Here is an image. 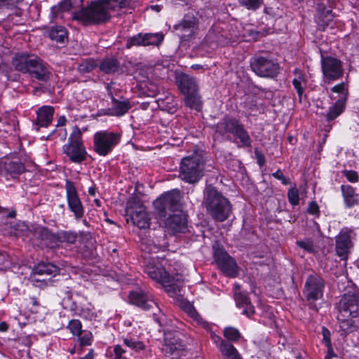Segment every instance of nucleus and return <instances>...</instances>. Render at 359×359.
Returning a JSON list of instances; mask_svg holds the SVG:
<instances>
[{
    "label": "nucleus",
    "mask_w": 359,
    "mask_h": 359,
    "mask_svg": "<svg viewBox=\"0 0 359 359\" xmlns=\"http://www.w3.org/2000/svg\"><path fill=\"white\" fill-rule=\"evenodd\" d=\"M79 248L84 257H89L94 255L96 250V241L90 233H81L79 236Z\"/></svg>",
    "instance_id": "bb28decb"
},
{
    "label": "nucleus",
    "mask_w": 359,
    "mask_h": 359,
    "mask_svg": "<svg viewBox=\"0 0 359 359\" xmlns=\"http://www.w3.org/2000/svg\"><path fill=\"white\" fill-rule=\"evenodd\" d=\"M346 179L351 182H356L358 180V175L353 170H345L344 172Z\"/></svg>",
    "instance_id": "4d7b16f0"
},
{
    "label": "nucleus",
    "mask_w": 359,
    "mask_h": 359,
    "mask_svg": "<svg viewBox=\"0 0 359 359\" xmlns=\"http://www.w3.org/2000/svg\"><path fill=\"white\" fill-rule=\"evenodd\" d=\"M189 316L193 318L194 320H198V318L199 317V315L198 314L197 311L194 308L191 306L189 309Z\"/></svg>",
    "instance_id": "69168bd1"
},
{
    "label": "nucleus",
    "mask_w": 359,
    "mask_h": 359,
    "mask_svg": "<svg viewBox=\"0 0 359 359\" xmlns=\"http://www.w3.org/2000/svg\"><path fill=\"white\" fill-rule=\"evenodd\" d=\"M297 243L300 248H304L308 252H313L314 250L313 243L309 240L297 241Z\"/></svg>",
    "instance_id": "864d4df0"
},
{
    "label": "nucleus",
    "mask_w": 359,
    "mask_h": 359,
    "mask_svg": "<svg viewBox=\"0 0 359 359\" xmlns=\"http://www.w3.org/2000/svg\"><path fill=\"white\" fill-rule=\"evenodd\" d=\"M244 107L251 112L258 110L256 100L253 97H248L244 102Z\"/></svg>",
    "instance_id": "3c124183"
},
{
    "label": "nucleus",
    "mask_w": 359,
    "mask_h": 359,
    "mask_svg": "<svg viewBox=\"0 0 359 359\" xmlns=\"http://www.w3.org/2000/svg\"><path fill=\"white\" fill-rule=\"evenodd\" d=\"M54 108L50 106H43L37 111L36 125L40 127H48L53 118Z\"/></svg>",
    "instance_id": "c756f323"
},
{
    "label": "nucleus",
    "mask_w": 359,
    "mask_h": 359,
    "mask_svg": "<svg viewBox=\"0 0 359 359\" xmlns=\"http://www.w3.org/2000/svg\"><path fill=\"white\" fill-rule=\"evenodd\" d=\"M62 150L73 163H81L86 159L88 153L81 141V132L77 126L74 128L68 144L63 146Z\"/></svg>",
    "instance_id": "6e6552de"
},
{
    "label": "nucleus",
    "mask_w": 359,
    "mask_h": 359,
    "mask_svg": "<svg viewBox=\"0 0 359 359\" xmlns=\"http://www.w3.org/2000/svg\"><path fill=\"white\" fill-rule=\"evenodd\" d=\"M213 258L218 268L229 277H236L238 266L236 260L217 244L213 245Z\"/></svg>",
    "instance_id": "9b49d317"
},
{
    "label": "nucleus",
    "mask_w": 359,
    "mask_h": 359,
    "mask_svg": "<svg viewBox=\"0 0 359 359\" xmlns=\"http://www.w3.org/2000/svg\"><path fill=\"white\" fill-rule=\"evenodd\" d=\"M319 211V208L318 204L316 202H311L310 203L309 208H308V212L310 214L316 215Z\"/></svg>",
    "instance_id": "680f3d73"
},
{
    "label": "nucleus",
    "mask_w": 359,
    "mask_h": 359,
    "mask_svg": "<svg viewBox=\"0 0 359 359\" xmlns=\"http://www.w3.org/2000/svg\"><path fill=\"white\" fill-rule=\"evenodd\" d=\"M176 83L181 93L184 95L198 90V83L195 78L186 74L176 76Z\"/></svg>",
    "instance_id": "a878e982"
},
{
    "label": "nucleus",
    "mask_w": 359,
    "mask_h": 359,
    "mask_svg": "<svg viewBox=\"0 0 359 359\" xmlns=\"http://www.w3.org/2000/svg\"><path fill=\"white\" fill-rule=\"evenodd\" d=\"M144 271L150 278L161 283L170 296L180 294L181 285L180 284L183 282L182 275L179 273H176L175 276L170 275L161 264L156 263L153 259L148 262Z\"/></svg>",
    "instance_id": "423d86ee"
},
{
    "label": "nucleus",
    "mask_w": 359,
    "mask_h": 359,
    "mask_svg": "<svg viewBox=\"0 0 359 359\" xmlns=\"http://www.w3.org/2000/svg\"><path fill=\"white\" fill-rule=\"evenodd\" d=\"M163 40V35L162 34L146 33L143 34L140 33L128 39L126 47L130 48L133 46H158Z\"/></svg>",
    "instance_id": "a211bd4d"
},
{
    "label": "nucleus",
    "mask_w": 359,
    "mask_h": 359,
    "mask_svg": "<svg viewBox=\"0 0 359 359\" xmlns=\"http://www.w3.org/2000/svg\"><path fill=\"white\" fill-rule=\"evenodd\" d=\"M100 69L105 74H113L118 71L119 62L116 58L107 57L98 65Z\"/></svg>",
    "instance_id": "473e14b6"
},
{
    "label": "nucleus",
    "mask_w": 359,
    "mask_h": 359,
    "mask_svg": "<svg viewBox=\"0 0 359 359\" xmlns=\"http://www.w3.org/2000/svg\"><path fill=\"white\" fill-rule=\"evenodd\" d=\"M81 323L79 320L76 319L70 320L67 326V328L75 336H80L81 334Z\"/></svg>",
    "instance_id": "37998d69"
},
{
    "label": "nucleus",
    "mask_w": 359,
    "mask_h": 359,
    "mask_svg": "<svg viewBox=\"0 0 359 359\" xmlns=\"http://www.w3.org/2000/svg\"><path fill=\"white\" fill-rule=\"evenodd\" d=\"M205 163L198 155L184 157L180 163L179 177L189 184L198 182L204 175Z\"/></svg>",
    "instance_id": "0eeeda50"
},
{
    "label": "nucleus",
    "mask_w": 359,
    "mask_h": 359,
    "mask_svg": "<svg viewBox=\"0 0 359 359\" xmlns=\"http://www.w3.org/2000/svg\"><path fill=\"white\" fill-rule=\"evenodd\" d=\"M158 105L163 110L170 114H174L177 110V103L172 96H168L165 100H158Z\"/></svg>",
    "instance_id": "a19ab883"
},
{
    "label": "nucleus",
    "mask_w": 359,
    "mask_h": 359,
    "mask_svg": "<svg viewBox=\"0 0 359 359\" xmlns=\"http://www.w3.org/2000/svg\"><path fill=\"white\" fill-rule=\"evenodd\" d=\"M346 105V98L340 97L335 103L330 107L325 117L327 121H331L337 118L344 110Z\"/></svg>",
    "instance_id": "7c9ffc66"
},
{
    "label": "nucleus",
    "mask_w": 359,
    "mask_h": 359,
    "mask_svg": "<svg viewBox=\"0 0 359 359\" xmlns=\"http://www.w3.org/2000/svg\"><path fill=\"white\" fill-rule=\"evenodd\" d=\"M128 297L131 304L144 310H150L158 307L156 302L154 300L153 296L142 290L130 292Z\"/></svg>",
    "instance_id": "6ab92c4d"
},
{
    "label": "nucleus",
    "mask_w": 359,
    "mask_h": 359,
    "mask_svg": "<svg viewBox=\"0 0 359 359\" xmlns=\"http://www.w3.org/2000/svg\"><path fill=\"white\" fill-rule=\"evenodd\" d=\"M82 1L83 0H62L51 8V19L62 18L65 12L79 8Z\"/></svg>",
    "instance_id": "b1692460"
},
{
    "label": "nucleus",
    "mask_w": 359,
    "mask_h": 359,
    "mask_svg": "<svg viewBox=\"0 0 359 359\" xmlns=\"http://www.w3.org/2000/svg\"><path fill=\"white\" fill-rule=\"evenodd\" d=\"M234 299L236 306L243 309L242 314L250 318L255 313L248 295L241 292H235Z\"/></svg>",
    "instance_id": "cd10ccee"
},
{
    "label": "nucleus",
    "mask_w": 359,
    "mask_h": 359,
    "mask_svg": "<svg viewBox=\"0 0 359 359\" xmlns=\"http://www.w3.org/2000/svg\"><path fill=\"white\" fill-rule=\"evenodd\" d=\"M219 350L228 359H242L238 350L228 341L222 342Z\"/></svg>",
    "instance_id": "c9c22d12"
},
{
    "label": "nucleus",
    "mask_w": 359,
    "mask_h": 359,
    "mask_svg": "<svg viewBox=\"0 0 359 359\" xmlns=\"http://www.w3.org/2000/svg\"><path fill=\"white\" fill-rule=\"evenodd\" d=\"M109 95L111 100V107L104 109V114L107 116H122L125 115L132 108V104L129 100L121 97L116 99L112 95L108 87Z\"/></svg>",
    "instance_id": "aec40b11"
},
{
    "label": "nucleus",
    "mask_w": 359,
    "mask_h": 359,
    "mask_svg": "<svg viewBox=\"0 0 359 359\" xmlns=\"http://www.w3.org/2000/svg\"><path fill=\"white\" fill-rule=\"evenodd\" d=\"M116 359H121L123 353H125V350L122 348L120 345H116L114 348Z\"/></svg>",
    "instance_id": "052dcab7"
},
{
    "label": "nucleus",
    "mask_w": 359,
    "mask_h": 359,
    "mask_svg": "<svg viewBox=\"0 0 359 359\" xmlns=\"http://www.w3.org/2000/svg\"><path fill=\"white\" fill-rule=\"evenodd\" d=\"M287 197L289 202L292 205H297L299 201L298 189L296 187L290 188L287 192Z\"/></svg>",
    "instance_id": "a18cd8bd"
},
{
    "label": "nucleus",
    "mask_w": 359,
    "mask_h": 359,
    "mask_svg": "<svg viewBox=\"0 0 359 359\" xmlns=\"http://www.w3.org/2000/svg\"><path fill=\"white\" fill-rule=\"evenodd\" d=\"M16 216V210H12L8 211V209L0 207V219H11Z\"/></svg>",
    "instance_id": "603ef678"
},
{
    "label": "nucleus",
    "mask_w": 359,
    "mask_h": 359,
    "mask_svg": "<svg viewBox=\"0 0 359 359\" xmlns=\"http://www.w3.org/2000/svg\"><path fill=\"white\" fill-rule=\"evenodd\" d=\"M33 234L35 238L49 241V243H55L57 241V236L50 232L46 227H38L34 230Z\"/></svg>",
    "instance_id": "4c0bfd02"
},
{
    "label": "nucleus",
    "mask_w": 359,
    "mask_h": 359,
    "mask_svg": "<svg viewBox=\"0 0 359 359\" xmlns=\"http://www.w3.org/2000/svg\"><path fill=\"white\" fill-rule=\"evenodd\" d=\"M341 189L344 202L348 208H351L359 203L358 194L355 193V190L351 186L341 185Z\"/></svg>",
    "instance_id": "2f4dec72"
},
{
    "label": "nucleus",
    "mask_w": 359,
    "mask_h": 359,
    "mask_svg": "<svg viewBox=\"0 0 359 359\" xmlns=\"http://www.w3.org/2000/svg\"><path fill=\"white\" fill-rule=\"evenodd\" d=\"M184 345L180 339L178 333L168 332L165 334L163 351L167 355H172L179 350L184 349Z\"/></svg>",
    "instance_id": "393cba45"
},
{
    "label": "nucleus",
    "mask_w": 359,
    "mask_h": 359,
    "mask_svg": "<svg viewBox=\"0 0 359 359\" xmlns=\"http://www.w3.org/2000/svg\"><path fill=\"white\" fill-rule=\"evenodd\" d=\"M68 205L76 218H80L83 215V208L78 196L74 184L67 180L65 184Z\"/></svg>",
    "instance_id": "412c9836"
},
{
    "label": "nucleus",
    "mask_w": 359,
    "mask_h": 359,
    "mask_svg": "<svg viewBox=\"0 0 359 359\" xmlns=\"http://www.w3.org/2000/svg\"><path fill=\"white\" fill-rule=\"evenodd\" d=\"M120 135L108 131L97 132L93 137L94 151L100 156H105L118 144Z\"/></svg>",
    "instance_id": "9d476101"
},
{
    "label": "nucleus",
    "mask_w": 359,
    "mask_h": 359,
    "mask_svg": "<svg viewBox=\"0 0 359 359\" xmlns=\"http://www.w3.org/2000/svg\"><path fill=\"white\" fill-rule=\"evenodd\" d=\"M223 334L227 340L233 342H236L241 338V334L239 330L233 327H225Z\"/></svg>",
    "instance_id": "79ce46f5"
},
{
    "label": "nucleus",
    "mask_w": 359,
    "mask_h": 359,
    "mask_svg": "<svg viewBox=\"0 0 359 359\" xmlns=\"http://www.w3.org/2000/svg\"><path fill=\"white\" fill-rule=\"evenodd\" d=\"M176 34L182 41L194 38L198 31V19L192 13L184 15L182 20L173 27Z\"/></svg>",
    "instance_id": "dca6fc26"
},
{
    "label": "nucleus",
    "mask_w": 359,
    "mask_h": 359,
    "mask_svg": "<svg viewBox=\"0 0 359 359\" xmlns=\"http://www.w3.org/2000/svg\"><path fill=\"white\" fill-rule=\"evenodd\" d=\"M325 288L324 280L320 276L310 275L305 283L304 294L311 309L318 311L316 302L323 296Z\"/></svg>",
    "instance_id": "1a4fd4ad"
},
{
    "label": "nucleus",
    "mask_w": 359,
    "mask_h": 359,
    "mask_svg": "<svg viewBox=\"0 0 359 359\" xmlns=\"http://www.w3.org/2000/svg\"><path fill=\"white\" fill-rule=\"evenodd\" d=\"M339 313L351 316V318L359 316V290L353 287L341 297L337 305Z\"/></svg>",
    "instance_id": "f8f14e48"
},
{
    "label": "nucleus",
    "mask_w": 359,
    "mask_h": 359,
    "mask_svg": "<svg viewBox=\"0 0 359 359\" xmlns=\"http://www.w3.org/2000/svg\"><path fill=\"white\" fill-rule=\"evenodd\" d=\"M257 158V163L260 166H262L265 163L264 156L263 154H262L259 152L256 151L255 152Z\"/></svg>",
    "instance_id": "0e129e2a"
},
{
    "label": "nucleus",
    "mask_w": 359,
    "mask_h": 359,
    "mask_svg": "<svg viewBox=\"0 0 359 359\" xmlns=\"http://www.w3.org/2000/svg\"><path fill=\"white\" fill-rule=\"evenodd\" d=\"M184 95L185 104L191 109L200 111L202 107L201 97L198 90L188 93Z\"/></svg>",
    "instance_id": "72a5a7b5"
},
{
    "label": "nucleus",
    "mask_w": 359,
    "mask_h": 359,
    "mask_svg": "<svg viewBox=\"0 0 359 359\" xmlns=\"http://www.w3.org/2000/svg\"><path fill=\"white\" fill-rule=\"evenodd\" d=\"M11 63L16 71L28 73L31 77L43 83L48 82L52 76L48 65L35 55L17 53L12 58Z\"/></svg>",
    "instance_id": "20e7f679"
},
{
    "label": "nucleus",
    "mask_w": 359,
    "mask_h": 359,
    "mask_svg": "<svg viewBox=\"0 0 359 359\" xmlns=\"http://www.w3.org/2000/svg\"><path fill=\"white\" fill-rule=\"evenodd\" d=\"M303 79L302 77H299L297 79H294L292 81V84L294 86V88L297 90V93L298 94L299 97V102H302V95L304 93V88L302 86V81Z\"/></svg>",
    "instance_id": "8fccbe9b"
},
{
    "label": "nucleus",
    "mask_w": 359,
    "mask_h": 359,
    "mask_svg": "<svg viewBox=\"0 0 359 359\" xmlns=\"http://www.w3.org/2000/svg\"><path fill=\"white\" fill-rule=\"evenodd\" d=\"M318 23L320 26L325 27L329 25L330 22L332 21L334 15L331 9H325L323 5L318 6Z\"/></svg>",
    "instance_id": "e433bc0d"
},
{
    "label": "nucleus",
    "mask_w": 359,
    "mask_h": 359,
    "mask_svg": "<svg viewBox=\"0 0 359 359\" xmlns=\"http://www.w3.org/2000/svg\"><path fill=\"white\" fill-rule=\"evenodd\" d=\"M272 176L276 179L280 180L284 185H287L291 183L290 179L285 177L280 170H278L276 172H273Z\"/></svg>",
    "instance_id": "6e6d98bb"
},
{
    "label": "nucleus",
    "mask_w": 359,
    "mask_h": 359,
    "mask_svg": "<svg viewBox=\"0 0 359 359\" xmlns=\"http://www.w3.org/2000/svg\"><path fill=\"white\" fill-rule=\"evenodd\" d=\"M322 334L323 337V341L325 344V346H330L331 344V339H330V332L328 329L323 327L322 330Z\"/></svg>",
    "instance_id": "13d9d810"
},
{
    "label": "nucleus",
    "mask_w": 359,
    "mask_h": 359,
    "mask_svg": "<svg viewBox=\"0 0 359 359\" xmlns=\"http://www.w3.org/2000/svg\"><path fill=\"white\" fill-rule=\"evenodd\" d=\"M180 192L177 189L168 191L154 203L156 217L165 224H187L188 215L179 209Z\"/></svg>",
    "instance_id": "f03ea898"
},
{
    "label": "nucleus",
    "mask_w": 359,
    "mask_h": 359,
    "mask_svg": "<svg viewBox=\"0 0 359 359\" xmlns=\"http://www.w3.org/2000/svg\"><path fill=\"white\" fill-rule=\"evenodd\" d=\"M164 233V237L179 236L181 233H184L188 229V226H161Z\"/></svg>",
    "instance_id": "ea45409f"
},
{
    "label": "nucleus",
    "mask_w": 359,
    "mask_h": 359,
    "mask_svg": "<svg viewBox=\"0 0 359 359\" xmlns=\"http://www.w3.org/2000/svg\"><path fill=\"white\" fill-rule=\"evenodd\" d=\"M215 141H232L238 144V147H250L251 138L244 126L236 118H222L216 125L213 126Z\"/></svg>",
    "instance_id": "7ed1b4c3"
},
{
    "label": "nucleus",
    "mask_w": 359,
    "mask_h": 359,
    "mask_svg": "<svg viewBox=\"0 0 359 359\" xmlns=\"http://www.w3.org/2000/svg\"><path fill=\"white\" fill-rule=\"evenodd\" d=\"M325 346L327 347V350L325 359H332V358L337 357V355L334 352L332 344Z\"/></svg>",
    "instance_id": "e2e57ef3"
},
{
    "label": "nucleus",
    "mask_w": 359,
    "mask_h": 359,
    "mask_svg": "<svg viewBox=\"0 0 359 359\" xmlns=\"http://www.w3.org/2000/svg\"><path fill=\"white\" fill-rule=\"evenodd\" d=\"M93 335L91 332H84L80 337V344L82 346H89L91 344Z\"/></svg>",
    "instance_id": "5fc2aeb1"
},
{
    "label": "nucleus",
    "mask_w": 359,
    "mask_h": 359,
    "mask_svg": "<svg viewBox=\"0 0 359 359\" xmlns=\"http://www.w3.org/2000/svg\"><path fill=\"white\" fill-rule=\"evenodd\" d=\"M130 0H96L86 7L72 13V20L84 26L105 24L111 18V11H118L130 5Z\"/></svg>",
    "instance_id": "f257e3e1"
},
{
    "label": "nucleus",
    "mask_w": 359,
    "mask_h": 359,
    "mask_svg": "<svg viewBox=\"0 0 359 359\" xmlns=\"http://www.w3.org/2000/svg\"><path fill=\"white\" fill-rule=\"evenodd\" d=\"M26 170L25 165L20 161H8L4 164V173L9 179H16Z\"/></svg>",
    "instance_id": "c85d7f7f"
},
{
    "label": "nucleus",
    "mask_w": 359,
    "mask_h": 359,
    "mask_svg": "<svg viewBox=\"0 0 359 359\" xmlns=\"http://www.w3.org/2000/svg\"><path fill=\"white\" fill-rule=\"evenodd\" d=\"M127 223L130 221L133 224H149L150 217L145 206L140 203L138 198L133 197L128 199L126 207Z\"/></svg>",
    "instance_id": "2eb2a0df"
},
{
    "label": "nucleus",
    "mask_w": 359,
    "mask_h": 359,
    "mask_svg": "<svg viewBox=\"0 0 359 359\" xmlns=\"http://www.w3.org/2000/svg\"><path fill=\"white\" fill-rule=\"evenodd\" d=\"M203 203L216 222H222L231 214L232 207L229 200L212 186L205 188Z\"/></svg>",
    "instance_id": "39448f33"
},
{
    "label": "nucleus",
    "mask_w": 359,
    "mask_h": 359,
    "mask_svg": "<svg viewBox=\"0 0 359 359\" xmlns=\"http://www.w3.org/2000/svg\"><path fill=\"white\" fill-rule=\"evenodd\" d=\"M93 350L91 349L90 351V352L86 355H85L83 358H81L80 359H93Z\"/></svg>",
    "instance_id": "774afa93"
},
{
    "label": "nucleus",
    "mask_w": 359,
    "mask_h": 359,
    "mask_svg": "<svg viewBox=\"0 0 359 359\" xmlns=\"http://www.w3.org/2000/svg\"><path fill=\"white\" fill-rule=\"evenodd\" d=\"M98 67V63L93 58H87L83 60L78 65L77 70L79 73L84 74L90 73L95 68Z\"/></svg>",
    "instance_id": "58836bf2"
},
{
    "label": "nucleus",
    "mask_w": 359,
    "mask_h": 359,
    "mask_svg": "<svg viewBox=\"0 0 359 359\" xmlns=\"http://www.w3.org/2000/svg\"><path fill=\"white\" fill-rule=\"evenodd\" d=\"M124 344L135 351L142 350L144 346L142 342L133 340L131 339H124Z\"/></svg>",
    "instance_id": "09e8293b"
},
{
    "label": "nucleus",
    "mask_w": 359,
    "mask_h": 359,
    "mask_svg": "<svg viewBox=\"0 0 359 359\" xmlns=\"http://www.w3.org/2000/svg\"><path fill=\"white\" fill-rule=\"evenodd\" d=\"M351 316L338 313L339 332L341 336L346 337L348 334L358 331V320H355Z\"/></svg>",
    "instance_id": "5701e85b"
},
{
    "label": "nucleus",
    "mask_w": 359,
    "mask_h": 359,
    "mask_svg": "<svg viewBox=\"0 0 359 359\" xmlns=\"http://www.w3.org/2000/svg\"><path fill=\"white\" fill-rule=\"evenodd\" d=\"M51 40L58 43H64L67 39V32L66 29L60 25L53 27L48 33Z\"/></svg>",
    "instance_id": "f704fd0d"
},
{
    "label": "nucleus",
    "mask_w": 359,
    "mask_h": 359,
    "mask_svg": "<svg viewBox=\"0 0 359 359\" xmlns=\"http://www.w3.org/2000/svg\"><path fill=\"white\" fill-rule=\"evenodd\" d=\"M331 91L333 93H339L341 97H344L346 100L347 95L348 94V84L345 82H341L333 86L331 88Z\"/></svg>",
    "instance_id": "c03bdc74"
},
{
    "label": "nucleus",
    "mask_w": 359,
    "mask_h": 359,
    "mask_svg": "<svg viewBox=\"0 0 359 359\" xmlns=\"http://www.w3.org/2000/svg\"><path fill=\"white\" fill-rule=\"evenodd\" d=\"M351 229L344 228L336 237L337 255L341 259H346L349 250L353 246L351 237Z\"/></svg>",
    "instance_id": "4be33fe9"
},
{
    "label": "nucleus",
    "mask_w": 359,
    "mask_h": 359,
    "mask_svg": "<svg viewBox=\"0 0 359 359\" xmlns=\"http://www.w3.org/2000/svg\"><path fill=\"white\" fill-rule=\"evenodd\" d=\"M76 235L72 232H63L57 236V241L74 243L76 241Z\"/></svg>",
    "instance_id": "49530a36"
},
{
    "label": "nucleus",
    "mask_w": 359,
    "mask_h": 359,
    "mask_svg": "<svg viewBox=\"0 0 359 359\" xmlns=\"http://www.w3.org/2000/svg\"><path fill=\"white\" fill-rule=\"evenodd\" d=\"M250 67L257 76L271 79L275 78L280 70L278 62L263 56L253 57L250 60Z\"/></svg>",
    "instance_id": "4468645a"
},
{
    "label": "nucleus",
    "mask_w": 359,
    "mask_h": 359,
    "mask_svg": "<svg viewBox=\"0 0 359 359\" xmlns=\"http://www.w3.org/2000/svg\"><path fill=\"white\" fill-rule=\"evenodd\" d=\"M321 67L324 80L328 83L339 79L344 75L342 62L336 57L322 56Z\"/></svg>",
    "instance_id": "f3484780"
},
{
    "label": "nucleus",
    "mask_w": 359,
    "mask_h": 359,
    "mask_svg": "<svg viewBox=\"0 0 359 359\" xmlns=\"http://www.w3.org/2000/svg\"><path fill=\"white\" fill-rule=\"evenodd\" d=\"M60 273V268L49 262H41L34 265L30 279L33 283H39L40 287L46 286L51 281L52 277Z\"/></svg>",
    "instance_id": "ddd939ff"
},
{
    "label": "nucleus",
    "mask_w": 359,
    "mask_h": 359,
    "mask_svg": "<svg viewBox=\"0 0 359 359\" xmlns=\"http://www.w3.org/2000/svg\"><path fill=\"white\" fill-rule=\"evenodd\" d=\"M66 123V118L64 116H60L57 119V126H63Z\"/></svg>",
    "instance_id": "338daca9"
},
{
    "label": "nucleus",
    "mask_w": 359,
    "mask_h": 359,
    "mask_svg": "<svg viewBox=\"0 0 359 359\" xmlns=\"http://www.w3.org/2000/svg\"><path fill=\"white\" fill-rule=\"evenodd\" d=\"M211 339L212 341L215 344L217 347L219 349L220 345L222 344V342H226V341L222 339L219 336L212 333L211 334Z\"/></svg>",
    "instance_id": "bf43d9fd"
},
{
    "label": "nucleus",
    "mask_w": 359,
    "mask_h": 359,
    "mask_svg": "<svg viewBox=\"0 0 359 359\" xmlns=\"http://www.w3.org/2000/svg\"><path fill=\"white\" fill-rule=\"evenodd\" d=\"M241 5L246 7L248 9L256 10L261 6V0H239Z\"/></svg>",
    "instance_id": "de8ad7c7"
}]
</instances>
